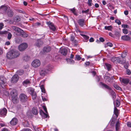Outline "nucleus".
I'll return each mask as SVG.
<instances>
[{
    "label": "nucleus",
    "instance_id": "1",
    "mask_svg": "<svg viewBox=\"0 0 131 131\" xmlns=\"http://www.w3.org/2000/svg\"><path fill=\"white\" fill-rule=\"evenodd\" d=\"M20 54V52L18 51L12 50L7 53L6 57L8 59H12L18 57Z\"/></svg>",
    "mask_w": 131,
    "mask_h": 131
},
{
    "label": "nucleus",
    "instance_id": "2",
    "mask_svg": "<svg viewBox=\"0 0 131 131\" xmlns=\"http://www.w3.org/2000/svg\"><path fill=\"white\" fill-rule=\"evenodd\" d=\"M51 69V67H49L48 68L41 69L40 71V75L42 76H44Z\"/></svg>",
    "mask_w": 131,
    "mask_h": 131
},
{
    "label": "nucleus",
    "instance_id": "3",
    "mask_svg": "<svg viewBox=\"0 0 131 131\" xmlns=\"http://www.w3.org/2000/svg\"><path fill=\"white\" fill-rule=\"evenodd\" d=\"M11 27L12 29L15 31L17 35L18 36L21 35V34L23 32V30L15 26H11Z\"/></svg>",
    "mask_w": 131,
    "mask_h": 131
},
{
    "label": "nucleus",
    "instance_id": "4",
    "mask_svg": "<svg viewBox=\"0 0 131 131\" xmlns=\"http://www.w3.org/2000/svg\"><path fill=\"white\" fill-rule=\"evenodd\" d=\"M28 47L27 44L25 43H23L19 45L18 48L19 50L21 51L24 50Z\"/></svg>",
    "mask_w": 131,
    "mask_h": 131
},
{
    "label": "nucleus",
    "instance_id": "5",
    "mask_svg": "<svg viewBox=\"0 0 131 131\" xmlns=\"http://www.w3.org/2000/svg\"><path fill=\"white\" fill-rule=\"evenodd\" d=\"M40 64V61L38 59L34 60L31 63V65L34 68H36L39 67Z\"/></svg>",
    "mask_w": 131,
    "mask_h": 131
},
{
    "label": "nucleus",
    "instance_id": "6",
    "mask_svg": "<svg viewBox=\"0 0 131 131\" xmlns=\"http://www.w3.org/2000/svg\"><path fill=\"white\" fill-rule=\"evenodd\" d=\"M19 97L20 101L22 102H25L27 100V96L24 94L22 93L20 94Z\"/></svg>",
    "mask_w": 131,
    "mask_h": 131
},
{
    "label": "nucleus",
    "instance_id": "7",
    "mask_svg": "<svg viewBox=\"0 0 131 131\" xmlns=\"http://www.w3.org/2000/svg\"><path fill=\"white\" fill-rule=\"evenodd\" d=\"M18 79L19 77L18 75L15 74L11 79V82L13 83H15L17 82Z\"/></svg>",
    "mask_w": 131,
    "mask_h": 131
},
{
    "label": "nucleus",
    "instance_id": "8",
    "mask_svg": "<svg viewBox=\"0 0 131 131\" xmlns=\"http://www.w3.org/2000/svg\"><path fill=\"white\" fill-rule=\"evenodd\" d=\"M50 29L52 31H54L56 30V27L52 23L49 22L47 23Z\"/></svg>",
    "mask_w": 131,
    "mask_h": 131
},
{
    "label": "nucleus",
    "instance_id": "9",
    "mask_svg": "<svg viewBox=\"0 0 131 131\" xmlns=\"http://www.w3.org/2000/svg\"><path fill=\"white\" fill-rule=\"evenodd\" d=\"M43 44V41L40 39L37 40L35 42V45L36 46L40 47Z\"/></svg>",
    "mask_w": 131,
    "mask_h": 131
},
{
    "label": "nucleus",
    "instance_id": "10",
    "mask_svg": "<svg viewBox=\"0 0 131 131\" xmlns=\"http://www.w3.org/2000/svg\"><path fill=\"white\" fill-rule=\"evenodd\" d=\"M7 110L5 108L0 110V116H5L7 113Z\"/></svg>",
    "mask_w": 131,
    "mask_h": 131
},
{
    "label": "nucleus",
    "instance_id": "11",
    "mask_svg": "<svg viewBox=\"0 0 131 131\" xmlns=\"http://www.w3.org/2000/svg\"><path fill=\"white\" fill-rule=\"evenodd\" d=\"M7 9V6L5 5H2L0 7V11L3 13H5Z\"/></svg>",
    "mask_w": 131,
    "mask_h": 131
},
{
    "label": "nucleus",
    "instance_id": "12",
    "mask_svg": "<svg viewBox=\"0 0 131 131\" xmlns=\"http://www.w3.org/2000/svg\"><path fill=\"white\" fill-rule=\"evenodd\" d=\"M5 79L3 77H0V84L3 88H4L5 86L4 84Z\"/></svg>",
    "mask_w": 131,
    "mask_h": 131
},
{
    "label": "nucleus",
    "instance_id": "13",
    "mask_svg": "<svg viewBox=\"0 0 131 131\" xmlns=\"http://www.w3.org/2000/svg\"><path fill=\"white\" fill-rule=\"evenodd\" d=\"M120 80L121 83L126 84H127L129 81V80L127 78H120Z\"/></svg>",
    "mask_w": 131,
    "mask_h": 131
},
{
    "label": "nucleus",
    "instance_id": "14",
    "mask_svg": "<svg viewBox=\"0 0 131 131\" xmlns=\"http://www.w3.org/2000/svg\"><path fill=\"white\" fill-rule=\"evenodd\" d=\"M18 121L17 119L16 118H14L10 121V123L13 125H14L17 123Z\"/></svg>",
    "mask_w": 131,
    "mask_h": 131
},
{
    "label": "nucleus",
    "instance_id": "15",
    "mask_svg": "<svg viewBox=\"0 0 131 131\" xmlns=\"http://www.w3.org/2000/svg\"><path fill=\"white\" fill-rule=\"evenodd\" d=\"M60 52L62 54L65 56L67 54V50L65 48H61L60 49Z\"/></svg>",
    "mask_w": 131,
    "mask_h": 131
},
{
    "label": "nucleus",
    "instance_id": "16",
    "mask_svg": "<svg viewBox=\"0 0 131 131\" xmlns=\"http://www.w3.org/2000/svg\"><path fill=\"white\" fill-rule=\"evenodd\" d=\"M12 100L14 104L17 103L18 101L17 96H13V97H12Z\"/></svg>",
    "mask_w": 131,
    "mask_h": 131
},
{
    "label": "nucleus",
    "instance_id": "17",
    "mask_svg": "<svg viewBox=\"0 0 131 131\" xmlns=\"http://www.w3.org/2000/svg\"><path fill=\"white\" fill-rule=\"evenodd\" d=\"M121 38L122 40L125 41L129 40L130 39V37L127 35L122 36L121 37Z\"/></svg>",
    "mask_w": 131,
    "mask_h": 131
},
{
    "label": "nucleus",
    "instance_id": "18",
    "mask_svg": "<svg viewBox=\"0 0 131 131\" xmlns=\"http://www.w3.org/2000/svg\"><path fill=\"white\" fill-rule=\"evenodd\" d=\"M84 20L82 19H80L78 20V22L79 25L81 26H83L84 24Z\"/></svg>",
    "mask_w": 131,
    "mask_h": 131
},
{
    "label": "nucleus",
    "instance_id": "19",
    "mask_svg": "<svg viewBox=\"0 0 131 131\" xmlns=\"http://www.w3.org/2000/svg\"><path fill=\"white\" fill-rule=\"evenodd\" d=\"M44 52H48L51 50V48L50 47H44L43 49Z\"/></svg>",
    "mask_w": 131,
    "mask_h": 131
},
{
    "label": "nucleus",
    "instance_id": "20",
    "mask_svg": "<svg viewBox=\"0 0 131 131\" xmlns=\"http://www.w3.org/2000/svg\"><path fill=\"white\" fill-rule=\"evenodd\" d=\"M120 124L119 121L117 122L115 124V129L116 131H118L120 128Z\"/></svg>",
    "mask_w": 131,
    "mask_h": 131
},
{
    "label": "nucleus",
    "instance_id": "21",
    "mask_svg": "<svg viewBox=\"0 0 131 131\" xmlns=\"http://www.w3.org/2000/svg\"><path fill=\"white\" fill-rule=\"evenodd\" d=\"M10 94L13 97V96H17L18 95V94L16 91L15 90H13L11 92Z\"/></svg>",
    "mask_w": 131,
    "mask_h": 131
},
{
    "label": "nucleus",
    "instance_id": "22",
    "mask_svg": "<svg viewBox=\"0 0 131 131\" xmlns=\"http://www.w3.org/2000/svg\"><path fill=\"white\" fill-rule=\"evenodd\" d=\"M114 114L116 116V117H117L118 116L119 114V110H118L116 108V107H114Z\"/></svg>",
    "mask_w": 131,
    "mask_h": 131
},
{
    "label": "nucleus",
    "instance_id": "23",
    "mask_svg": "<svg viewBox=\"0 0 131 131\" xmlns=\"http://www.w3.org/2000/svg\"><path fill=\"white\" fill-rule=\"evenodd\" d=\"M27 91L31 95L35 92L34 89L31 88H29L27 89Z\"/></svg>",
    "mask_w": 131,
    "mask_h": 131
},
{
    "label": "nucleus",
    "instance_id": "24",
    "mask_svg": "<svg viewBox=\"0 0 131 131\" xmlns=\"http://www.w3.org/2000/svg\"><path fill=\"white\" fill-rule=\"evenodd\" d=\"M30 83V81L28 80L27 79L25 80L23 82V84L24 85L26 86L27 85H29Z\"/></svg>",
    "mask_w": 131,
    "mask_h": 131
},
{
    "label": "nucleus",
    "instance_id": "25",
    "mask_svg": "<svg viewBox=\"0 0 131 131\" xmlns=\"http://www.w3.org/2000/svg\"><path fill=\"white\" fill-rule=\"evenodd\" d=\"M105 65L106 68L107 69L108 71H109L110 70L111 68V65L110 64L107 63H105Z\"/></svg>",
    "mask_w": 131,
    "mask_h": 131
},
{
    "label": "nucleus",
    "instance_id": "26",
    "mask_svg": "<svg viewBox=\"0 0 131 131\" xmlns=\"http://www.w3.org/2000/svg\"><path fill=\"white\" fill-rule=\"evenodd\" d=\"M66 60L68 63L70 64H73L74 63V61L72 60L69 58L66 59Z\"/></svg>",
    "mask_w": 131,
    "mask_h": 131
},
{
    "label": "nucleus",
    "instance_id": "27",
    "mask_svg": "<svg viewBox=\"0 0 131 131\" xmlns=\"http://www.w3.org/2000/svg\"><path fill=\"white\" fill-rule=\"evenodd\" d=\"M114 105L116 107H118L119 106L120 102L119 101L116 100L115 101H114Z\"/></svg>",
    "mask_w": 131,
    "mask_h": 131
},
{
    "label": "nucleus",
    "instance_id": "28",
    "mask_svg": "<svg viewBox=\"0 0 131 131\" xmlns=\"http://www.w3.org/2000/svg\"><path fill=\"white\" fill-rule=\"evenodd\" d=\"M119 59L118 57H113L111 58V61L114 62H117L118 60Z\"/></svg>",
    "mask_w": 131,
    "mask_h": 131
},
{
    "label": "nucleus",
    "instance_id": "29",
    "mask_svg": "<svg viewBox=\"0 0 131 131\" xmlns=\"http://www.w3.org/2000/svg\"><path fill=\"white\" fill-rule=\"evenodd\" d=\"M104 28L105 30L111 31L113 29V27L111 26H105L104 27Z\"/></svg>",
    "mask_w": 131,
    "mask_h": 131
},
{
    "label": "nucleus",
    "instance_id": "30",
    "mask_svg": "<svg viewBox=\"0 0 131 131\" xmlns=\"http://www.w3.org/2000/svg\"><path fill=\"white\" fill-rule=\"evenodd\" d=\"M70 11L73 13L75 15L77 16V14L76 12V9L74 8H71L69 9Z\"/></svg>",
    "mask_w": 131,
    "mask_h": 131
},
{
    "label": "nucleus",
    "instance_id": "31",
    "mask_svg": "<svg viewBox=\"0 0 131 131\" xmlns=\"http://www.w3.org/2000/svg\"><path fill=\"white\" fill-rule=\"evenodd\" d=\"M23 59L24 60H25L26 61H27L29 60L30 57L26 55L24 56Z\"/></svg>",
    "mask_w": 131,
    "mask_h": 131
},
{
    "label": "nucleus",
    "instance_id": "32",
    "mask_svg": "<svg viewBox=\"0 0 131 131\" xmlns=\"http://www.w3.org/2000/svg\"><path fill=\"white\" fill-rule=\"evenodd\" d=\"M7 14L10 17L13 16V12L10 9H9L8 10Z\"/></svg>",
    "mask_w": 131,
    "mask_h": 131
},
{
    "label": "nucleus",
    "instance_id": "33",
    "mask_svg": "<svg viewBox=\"0 0 131 131\" xmlns=\"http://www.w3.org/2000/svg\"><path fill=\"white\" fill-rule=\"evenodd\" d=\"M101 84L102 86H103L104 87L106 88L107 89L109 90L111 89V88L107 85L104 84L102 82H101Z\"/></svg>",
    "mask_w": 131,
    "mask_h": 131
},
{
    "label": "nucleus",
    "instance_id": "34",
    "mask_svg": "<svg viewBox=\"0 0 131 131\" xmlns=\"http://www.w3.org/2000/svg\"><path fill=\"white\" fill-rule=\"evenodd\" d=\"M32 96V98L33 100H35L36 99L37 95L36 92H34L33 93L31 94Z\"/></svg>",
    "mask_w": 131,
    "mask_h": 131
},
{
    "label": "nucleus",
    "instance_id": "35",
    "mask_svg": "<svg viewBox=\"0 0 131 131\" xmlns=\"http://www.w3.org/2000/svg\"><path fill=\"white\" fill-rule=\"evenodd\" d=\"M104 78L106 82H110L111 81V79L108 76H105L104 77Z\"/></svg>",
    "mask_w": 131,
    "mask_h": 131
},
{
    "label": "nucleus",
    "instance_id": "36",
    "mask_svg": "<svg viewBox=\"0 0 131 131\" xmlns=\"http://www.w3.org/2000/svg\"><path fill=\"white\" fill-rule=\"evenodd\" d=\"M20 35H21L23 37H27L28 36V34L25 32L23 30V32H22V33Z\"/></svg>",
    "mask_w": 131,
    "mask_h": 131
},
{
    "label": "nucleus",
    "instance_id": "37",
    "mask_svg": "<svg viewBox=\"0 0 131 131\" xmlns=\"http://www.w3.org/2000/svg\"><path fill=\"white\" fill-rule=\"evenodd\" d=\"M41 115L43 118H46L48 117H48H49L48 116L47 114L43 112H42L41 113Z\"/></svg>",
    "mask_w": 131,
    "mask_h": 131
},
{
    "label": "nucleus",
    "instance_id": "38",
    "mask_svg": "<svg viewBox=\"0 0 131 131\" xmlns=\"http://www.w3.org/2000/svg\"><path fill=\"white\" fill-rule=\"evenodd\" d=\"M125 62V61L124 60H122V59L119 58V59L118 60L117 62L121 64Z\"/></svg>",
    "mask_w": 131,
    "mask_h": 131
},
{
    "label": "nucleus",
    "instance_id": "39",
    "mask_svg": "<svg viewBox=\"0 0 131 131\" xmlns=\"http://www.w3.org/2000/svg\"><path fill=\"white\" fill-rule=\"evenodd\" d=\"M113 45L112 43L110 42H108L105 45V47H107L108 46H109L110 47H112L113 46Z\"/></svg>",
    "mask_w": 131,
    "mask_h": 131
},
{
    "label": "nucleus",
    "instance_id": "40",
    "mask_svg": "<svg viewBox=\"0 0 131 131\" xmlns=\"http://www.w3.org/2000/svg\"><path fill=\"white\" fill-rule=\"evenodd\" d=\"M40 87L41 89V91H42V92L44 93H45V89L44 88L43 85H41L40 86Z\"/></svg>",
    "mask_w": 131,
    "mask_h": 131
},
{
    "label": "nucleus",
    "instance_id": "41",
    "mask_svg": "<svg viewBox=\"0 0 131 131\" xmlns=\"http://www.w3.org/2000/svg\"><path fill=\"white\" fill-rule=\"evenodd\" d=\"M113 86L115 89L117 90H120L121 89V88L116 84H114Z\"/></svg>",
    "mask_w": 131,
    "mask_h": 131
},
{
    "label": "nucleus",
    "instance_id": "42",
    "mask_svg": "<svg viewBox=\"0 0 131 131\" xmlns=\"http://www.w3.org/2000/svg\"><path fill=\"white\" fill-rule=\"evenodd\" d=\"M32 113L35 115H36L38 113V112L37 110L36 109H32Z\"/></svg>",
    "mask_w": 131,
    "mask_h": 131
},
{
    "label": "nucleus",
    "instance_id": "43",
    "mask_svg": "<svg viewBox=\"0 0 131 131\" xmlns=\"http://www.w3.org/2000/svg\"><path fill=\"white\" fill-rule=\"evenodd\" d=\"M12 35L9 32L8 34L7 37V39L9 40L10 39L12 38Z\"/></svg>",
    "mask_w": 131,
    "mask_h": 131
},
{
    "label": "nucleus",
    "instance_id": "44",
    "mask_svg": "<svg viewBox=\"0 0 131 131\" xmlns=\"http://www.w3.org/2000/svg\"><path fill=\"white\" fill-rule=\"evenodd\" d=\"M24 73V71L22 70L18 71L17 72V73L20 75H21Z\"/></svg>",
    "mask_w": 131,
    "mask_h": 131
},
{
    "label": "nucleus",
    "instance_id": "45",
    "mask_svg": "<svg viewBox=\"0 0 131 131\" xmlns=\"http://www.w3.org/2000/svg\"><path fill=\"white\" fill-rule=\"evenodd\" d=\"M123 33L125 34H127L128 33V30L126 28H123Z\"/></svg>",
    "mask_w": 131,
    "mask_h": 131
},
{
    "label": "nucleus",
    "instance_id": "46",
    "mask_svg": "<svg viewBox=\"0 0 131 131\" xmlns=\"http://www.w3.org/2000/svg\"><path fill=\"white\" fill-rule=\"evenodd\" d=\"M126 4L128 6H130L131 5V2L130 0H126Z\"/></svg>",
    "mask_w": 131,
    "mask_h": 131
},
{
    "label": "nucleus",
    "instance_id": "47",
    "mask_svg": "<svg viewBox=\"0 0 131 131\" xmlns=\"http://www.w3.org/2000/svg\"><path fill=\"white\" fill-rule=\"evenodd\" d=\"M126 55V52H124L122 53L121 57L123 58L125 57Z\"/></svg>",
    "mask_w": 131,
    "mask_h": 131
},
{
    "label": "nucleus",
    "instance_id": "48",
    "mask_svg": "<svg viewBox=\"0 0 131 131\" xmlns=\"http://www.w3.org/2000/svg\"><path fill=\"white\" fill-rule=\"evenodd\" d=\"M109 93L112 96L116 94L115 92L113 91L111 89L110 90Z\"/></svg>",
    "mask_w": 131,
    "mask_h": 131
},
{
    "label": "nucleus",
    "instance_id": "49",
    "mask_svg": "<svg viewBox=\"0 0 131 131\" xmlns=\"http://www.w3.org/2000/svg\"><path fill=\"white\" fill-rule=\"evenodd\" d=\"M115 22L117 23L118 25H120L121 24V21L118 19H116L115 20Z\"/></svg>",
    "mask_w": 131,
    "mask_h": 131
},
{
    "label": "nucleus",
    "instance_id": "50",
    "mask_svg": "<svg viewBox=\"0 0 131 131\" xmlns=\"http://www.w3.org/2000/svg\"><path fill=\"white\" fill-rule=\"evenodd\" d=\"M82 36L83 38L85 39L86 40H88L89 38V37L88 36H87L86 35H82Z\"/></svg>",
    "mask_w": 131,
    "mask_h": 131
},
{
    "label": "nucleus",
    "instance_id": "51",
    "mask_svg": "<svg viewBox=\"0 0 131 131\" xmlns=\"http://www.w3.org/2000/svg\"><path fill=\"white\" fill-rule=\"evenodd\" d=\"M92 0H88V4L89 6H92Z\"/></svg>",
    "mask_w": 131,
    "mask_h": 131
},
{
    "label": "nucleus",
    "instance_id": "52",
    "mask_svg": "<svg viewBox=\"0 0 131 131\" xmlns=\"http://www.w3.org/2000/svg\"><path fill=\"white\" fill-rule=\"evenodd\" d=\"M76 58L78 60H80L81 59V57L79 55H77L76 56Z\"/></svg>",
    "mask_w": 131,
    "mask_h": 131
},
{
    "label": "nucleus",
    "instance_id": "53",
    "mask_svg": "<svg viewBox=\"0 0 131 131\" xmlns=\"http://www.w3.org/2000/svg\"><path fill=\"white\" fill-rule=\"evenodd\" d=\"M122 27L124 28H128L129 27L127 25L123 24L122 25Z\"/></svg>",
    "mask_w": 131,
    "mask_h": 131
},
{
    "label": "nucleus",
    "instance_id": "54",
    "mask_svg": "<svg viewBox=\"0 0 131 131\" xmlns=\"http://www.w3.org/2000/svg\"><path fill=\"white\" fill-rule=\"evenodd\" d=\"M126 73L128 75H130L131 73L129 69H127L126 70Z\"/></svg>",
    "mask_w": 131,
    "mask_h": 131
},
{
    "label": "nucleus",
    "instance_id": "55",
    "mask_svg": "<svg viewBox=\"0 0 131 131\" xmlns=\"http://www.w3.org/2000/svg\"><path fill=\"white\" fill-rule=\"evenodd\" d=\"M89 11V9H87L85 10H82V13H86L88 12Z\"/></svg>",
    "mask_w": 131,
    "mask_h": 131
},
{
    "label": "nucleus",
    "instance_id": "56",
    "mask_svg": "<svg viewBox=\"0 0 131 131\" xmlns=\"http://www.w3.org/2000/svg\"><path fill=\"white\" fill-rule=\"evenodd\" d=\"M4 26L3 24L2 23H0V29H2Z\"/></svg>",
    "mask_w": 131,
    "mask_h": 131
},
{
    "label": "nucleus",
    "instance_id": "57",
    "mask_svg": "<svg viewBox=\"0 0 131 131\" xmlns=\"http://www.w3.org/2000/svg\"><path fill=\"white\" fill-rule=\"evenodd\" d=\"M99 40L100 41L102 42H103L104 41V39L102 37H100V38Z\"/></svg>",
    "mask_w": 131,
    "mask_h": 131
},
{
    "label": "nucleus",
    "instance_id": "58",
    "mask_svg": "<svg viewBox=\"0 0 131 131\" xmlns=\"http://www.w3.org/2000/svg\"><path fill=\"white\" fill-rule=\"evenodd\" d=\"M127 126L129 127H131V123L130 122H128L127 123Z\"/></svg>",
    "mask_w": 131,
    "mask_h": 131
},
{
    "label": "nucleus",
    "instance_id": "59",
    "mask_svg": "<svg viewBox=\"0 0 131 131\" xmlns=\"http://www.w3.org/2000/svg\"><path fill=\"white\" fill-rule=\"evenodd\" d=\"M94 41L93 38H91L89 39V41L90 42H93Z\"/></svg>",
    "mask_w": 131,
    "mask_h": 131
},
{
    "label": "nucleus",
    "instance_id": "60",
    "mask_svg": "<svg viewBox=\"0 0 131 131\" xmlns=\"http://www.w3.org/2000/svg\"><path fill=\"white\" fill-rule=\"evenodd\" d=\"M124 14L126 15H127L128 14V12L127 10H125L124 12Z\"/></svg>",
    "mask_w": 131,
    "mask_h": 131
},
{
    "label": "nucleus",
    "instance_id": "61",
    "mask_svg": "<svg viewBox=\"0 0 131 131\" xmlns=\"http://www.w3.org/2000/svg\"><path fill=\"white\" fill-rule=\"evenodd\" d=\"M36 131H41V129L39 128H37L35 129Z\"/></svg>",
    "mask_w": 131,
    "mask_h": 131
},
{
    "label": "nucleus",
    "instance_id": "62",
    "mask_svg": "<svg viewBox=\"0 0 131 131\" xmlns=\"http://www.w3.org/2000/svg\"><path fill=\"white\" fill-rule=\"evenodd\" d=\"M43 108L46 113H48L47 108L45 106H43Z\"/></svg>",
    "mask_w": 131,
    "mask_h": 131
},
{
    "label": "nucleus",
    "instance_id": "63",
    "mask_svg": "<svg viewBox=\"0 0 131 131\" xmlns=\"http://www.w3.org/2000/svg\"><path fill=\"white\" fill-rule=\"evenodd\" d=\"M71 40L72 41H74V36H71Z\"/></svg>",
    "mask_w": 131,
    "mask_h": 131
},
{
    "label": "nucleus",
    "instance_id": "64",
    "mask_svg": "<svg viewBox=\"0 0 131 131\" xmlns=\"http://www.w3.org/2000/svg\"><path fill=\"white\" fill-rule=\"evenodd\" d=\"M2 131H9L8 129L6 128H4L2 130Z\"/></svg>",
    "mask_w": 131,
    "mask_h": 131
}]
</instances>
